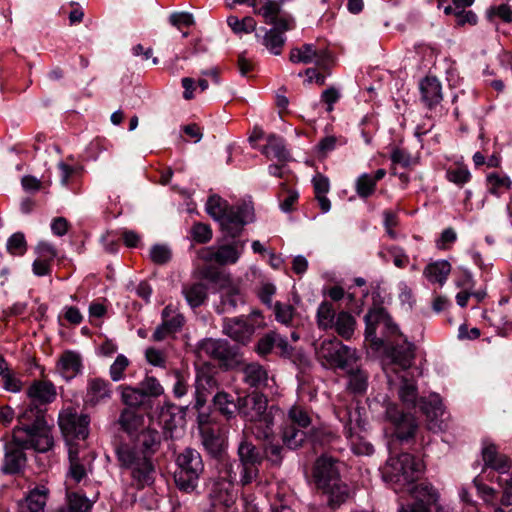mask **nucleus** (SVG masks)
<instances>
[{
  "instance_id": "1",
  "label": "nucleus",
  "mask_w": 512,
  "mask_h": 512,
  "mask_svg": "<svg viewBox=\"0 0 512 512\" xmlns=\"http://www.w3.org/2000/svg\"><path fill=\"white\" fill-rule=\"evenodd\" d=\"M162 436L152 428L141 430L136 438L135 446L121 445L116 456L122 468L130 470L133 485L143 489L153 485L156 467L152 457L161 447Z\"/></svg>"
},
{
  "instance_id": "2",
  "label": "nucleus",
  "mask_w": 512,
  "mask_h": 512,
  "mask_svg": "<svg viewBox=\"0 0 512 512\" xmlns=\"http://www.w3.org/2000/svg\"><path fill=\"white\" fill-rule=\"evenodd\" d=\"M47 409L29 402L27 407L18 417V425L13 431L19 430L20 437H27L28 440L36 442L37 452H47L54 445L51 430L47 425L45 414Z\"/></svg>"
},
{
  "instance_id": "3",
  "label": "nucleus",
  "mask_w": 512,
  "mask_h": 512,
  "mask_svg": "<svg viewBox=\"0 0 512 512\" xmlns=\"http://www.w3.org/2000/svg\"><path fill=\"white\" fill-rule=\"evenodd\" d=\"M174 481L176 487L185 493H192L198 487L200 476L204 472L202 456L196 449L187 447L176 457Z\"/></svg>"
},
{
  "instance_id": "4",
  "label": "nucleus",
  "mask_w": 512,
  "mask_h": 512,
  "mask_svg": "<svg viewBox=\"0 0 512 512\" xmlns=\"http://www.w3.org/2000/svg\"><path fill=\"white\" fill-rule=\"evenodd\" d=\"M314 348L317 359L330 368L350 369L360 359L356 349L344 345L336 337L315 342Z\"/></svg>"
},
{
  "instance_id": "5",
  "label": "nucleus",
  "mask_w": 512,
  "mask_h": 512,
  "mask_svg": "<svg viewBox=\"0 0 512 512\" xmlns=\"http://www.w3.org/2000/svg\"><path fill=\"white\" fill-rule=\"evenodd\" d=\"M237 456V468H240L239 483L242 486L249 485L259 476V467L264 460L263 454L244 434L237 447Z\"/></svg>"
},
{
  "instance_id": "6",
  "label": "nucleus",
  "mask_w": 512,
  "mask_h": 512,
  "mask_svg": "<svg viewBox=\"0 0 512 512\" xmlns=\"http://www.w3.org/2000/svg\"><path fill=\"white\" fill-rule=\"evenodd\" d=\"M36 442L20 437L19 430L12 431V440L5 444V453L1 465V471L7 475H16L24 471L27 465L25 449L36 451Z\"/></svg>"
},
{
  "instance_id": "7",
  "label": "nucleus",
  "mask_w": 512,
  "mask_h": 512,
  "mask_svg": "<svg viewBox=\"0 0 512 512\" xmlns=\"http://www.w3.org/2000/svg\"><path fill=\"white\" fill-rule=\"evenodd\" d=\"M385 420L390 424L393 435L401 442L414 439L419 428L416 417L403 411L397 404L388 403L385 408Z\"/></svg>"
},
{
  "instance_id": "8",
  "label": "nucleus",
  "mask_w": 512,
  "mask_h": 512,
  "mask_svg": "<svg viewBox=\"0 0 512 512\" xmlns=\"http://www.w3.org/2000/svg\"><path fill=\"white\" fill-rule=\"evenodd\" d=\"M198 353L218 361L226 368L239 362V347L225 339L206 338L199 342Z\"/></svg>"
},
{
  "instance_id": "9",
  "label": "nucleus",
  "mask_w": 512,
  "mask_h": 512,
  "mask_svg": "<svg viewBox=\"0 0 512 512\" xmlns=\"http://www.w3.org/2000/svg\"><path fill=\"white\" fill-rule=\"evenodd\" d=\"M387 466L391 469V476L395 478L396 482L407 484L414 483L424 470L423 462L409 453L390 457Z\"/></svg>"
},
{
  "instance_id": "10",
  "label": "nucleus",
  "mask_w": 512,
  "mask_h": 512,
  "mask_svg": "<svg viewBox=\"0 0 512 512\" xmlns=\"http://www.w3.org/2000/svg\"><path fill=\"white\" fill-rule=\"evenodd\" d=\"M253 220V206L249 203H242L230 206L219 222L226 235L234 239L240 236L244 226Z\"/></svg>"
},
{
  "instance_id": "11",
  "label": "nucleus",
  "mask_w": 512,
  "mask_h": 512,
  "mask_svg": "<svg viewBox=\"0 0 512 512\" xmlns=\"http://www.w3.org/2000/svg\"><path fill=\"white\" fill-rule=\"evenodd\" d=\"M89 423L88 415L79 414L73 408H66L59 413L58 424L67 439H86L89 434Z\"/></svg>"
},
{
  "instance_id": "12",
  "label": "nucleus",
  "mask_w": 512,
  "mask_h": 512,
  "mask_svg": "<svg viewBox=\"0 0 512 512\" xmlns=\"http://www.w3.org/2000/svg\"><path fill=\"white\" fill-rule=\"evenodd\" d=\"M238 413L247 421H257L273 414L274 407L268 409L267 397L258 392L238 396Z\"/></svg>"
},
{
  "instance_id": "13",
  "label": "nucleus",
  "mask_w": 512,
  "mask_h": 512,
  "mask_svg": "<svg viewBox=\"0 0 512 512\" xmlns=\"http://www.w3.org/2000/svg\"><path fill=\"white\" fill-rule=\"evenodd\" d=\"M113 395L111 383L101 377H93L87 380L83 403L86 408H95L107 403Z\"/></svg>"
},
{
  "instance_id": "14",
  "label": "nucleus",
  "mask_w": 512,
  "mask_h": 512,
  "mask_svg": "<svg viewBox=\"0 0 512 512\" xmlns=\"http://www.w3.org/2000/svg\"><path fill=\"white\" fill-rule=\"evenodd\" d=\"M222 332L233 341L246 345L251 341L255 325L247 317H232L223 320Z\"/></svg>"
},
{
  "instance_id": "15",
  "label": "nucleus",
  "mask_w": 512,
  "mask_h": 512,
  "mask_svg": "<svg viewBox=\"0 0 512 512\" xmlns=\"http://www.w3.org/2000/svg\"><path fill=\"white\" fill-rule=\"evenodd\" d=\"M420 409L426 416L427 427L432 431H441L446 428L444 420V406L437 394H431L427 398L420 399Z\"/></svg>"
},
{
  "instance_id": "16",
  "label": "nucleus",
  "mask_w": 512,
  "mask_h": 512,
  "mask_svg": "<svg viewBox=\"0 0 512 512\" xmlns=\"http://www.w3.org/2000/svg\"><path fill=\"white\" fill-rule=\"evenodd\" d=\"M313 479L318 489L339 480L338 461L331 456H320L313 467Z\"/></svg>"
},
{
  "instance_id": "17",
  "label": "nucleus",
  "mask_w": 512,
  "mask_h": 512,
  "mask_svg": "<svg viewBox=\"0 0 512 512\" xmlns=\"http://www.w3.org/2000/svg\"><path fill=\"white\" fill-rule=\"evenodd\" d=\"M219 383L216 377L207 369H200L195 381V405L196 410H201L210 394L218 389Z\"/></svg>"
},
{
  "instance_id": "18",
  "label": "nucleus",
  "mask_w": 512,
  "mask_h": 512,
  "mask_svg": "<svg viewBox=\"0 0 512 512\" xmlns=\"http://www.w3.org/2000/svg\"><path fill=\"white\" fill-rule=\"evenodd\" d=\"M366 324V337L371 338L375 336L376 327L380 324L384 325L387 330V336L400 334L398 326L392 321L388 312L380 307L374 308L367 312L364 317Z\"/></svg>"
},
{
  "instance_id": "19",
  "label": "nucleus",
  "mask_w": 512,
  "mask_h": 512,
  "mask_svg": "<svg viewBox=\"0 0 512 512\" xmlns=\"http://www.w3.org/2000/svg\"><path fill=\"white\" fill-rule=\"evenodd\" d=\"M27 396L30 402L37 406H46L52 403L57 396L55 385L46 380H36L27 389Z\"/></svg>"
},
{
  "instance_id": "20",
  "label": "nucleus",
  "mask_w": 512,
  "mask_h": 512,
  "mask_svg": "<svg viewBox=\"0 0 512 512\" xmlns=\"http://www.w3.org/2000/svg\"><path fill=\"white\" fill-rule=\"evenodd\" d=\"M280 435L283 445L291 450L302 447L305 441L308 439V432L287 423L283 424ZM309 437L313 442L319 441L317 431H313Z\"/></svg>"
},
{
  "instance_id": "21",
  "label": "nucleus",
  "mask_w": 512,
  "mask_h": 512,
  "mask_svg": "<svg viewBox=\"0 0 512 512\" xmlns=\"http://www.w3.org/2000/svg\"><path fill=\"white\" fill-rule=\"evenodd\" d=\"M49 489L41 486L29 491L26 497L18 502V512H44Z\"/></svg>"
},
{
  "instance_id": "22",
  "label": "nucleus",
  "mask_w": 512,
  "mask_h": 512,
  "mask_svg": "<svg viewBox=\"0 0 512 512\" xmlns=\"http://www.w3.org/2000/svg\"><path fill=\"white\" fill-rule=\"evenodd\" d=\"M82 358L74 351H65L57 362V371L66 380H72L82 370Z\"/></svg>"
},
{
  "instance_id": "23",
  "label": "nucleus",
  "mask_w": 512,
  "mask_h": 512,
  "mask_svg": "<svg viewBox=\"0 0 512 512\" xmlns=\"http://www.w3.org/2000/svg\"><path fill=\"white\" fill-rule=\"evenodd\" d=\"M415 345L407 340L394 344L389 352L392 362L402 370L409 369L415 359Z\"/></svg>"
},
{
  "instance_id": "24",
  "label": "nucleus",
  "mask_w": 512,
  "mask_h": 512,
  "mask_svg": "<svg viewBox=\"0 0 512 512\" xmlns=\"http://www.w3.org/2000/svg\"><path fill=\"white\" fill-rule=\"evenodd\" d=\"M319 489L326 496L327 505L331 509L339 508L350 496L349 487L341 479Z\"/></svg>"
},
{
  "instance_id": "25",
  "label": "nucleus",
  "mask_w": 512,
  "mask_h": 512,
  "mask_svg": "<svg viewBox=\"0 0 512 512\" xmlns=\"http://www.w3.org/2000/svg\"><path fill=\"white\" fill-rule=\"evenodd\" d=\"M421 98L424 104L432 109L442 100V87L436 77H425L420 82Z\"/></svg>"
},
{
  "instance_id": "26",
  "label": "nucleus",
  "mask_w": 512,
  "mask_h": 512,
  "mask_svg": "<svg viewBox=\"0 0 512 512\" xmlns=\"http://www.w3.org/2000/svg\"><path fill=\"white\" fill-rule=\"evenodd\" d=\"M68 458V476L75 482L79 483L87 476L88 461L85 456H81L79 447L74 444H70L69 446Z\"/></svg>"
},
{
  "instance_id": "27",
  "label": "nucleus",
  "mask_w": 512,
  "mask_h": 512,
  "mask_svg": "<svg viewBox=\"0 0 512 512\" xmlns=\"http://www.w3.org/2000/svg\"><path fill=\"white\" fill-rule=\"evenodd\" d=\"M397 395L405 406L409 408L415 407L419 396L416 380L404 374L400 375Z\"/></svg>"
},
{
  "instance_id": "28",
  "label": "nucleus",
  "mask_w": 512,
  "mask_h": 512,
  "mask_svg": "<svg viewBox=\"0 0 512 512\" xmlns=\"http://www.w3.org/2000/svg\"><path fill=\"white\" fill-rule=\"evenodd\" d=\"M213 406L215 410L222 415L226 420L235 418L238 408V398L235 399L233 395L222 390L218 391L213 397Z\"/></svg>"
},
{
  "instance_id": "29",
  "label": "nucleus",
  "mask_w": 512,
  "mask_h": 512,
  "mask_svg": "<svg viewBox=\"0 0 512 512\" xmlns=\"http://www.w3.org/2000/svg\"><path fill=\"white\" fill-rule=\"evenodd\" d=\"M182 295L192 308L203 305L208 298V287L202 282L187 283L182 286Z\"/></svg>"
},
{
  "instance_id": "30",
  "label": "nucleus",
  "mask_w": 512,
  "mask_h": 512,
  "mask_svg": "<svg viewBox=\"0 0 512 512\" xmlns=\"http://www.w3.org/2000/svg\"><path fill=\"white\" fill-rule=\"evenodd\" d=\"M243 381L253 388H262L267 386L268 373L259 363L252 362L245 364L242 368Z\"/></svg>"
},
{
  "instance_id": "31",
  "label": "nucleus",
  "mask_w": 512,
  "mask_h": 512,
  "mask_svg": "<svg viewBox=\"0 0 512 512\" xmlns=\"http://www.w3.org/2000/svg\"><path fill=\"white\" fill-rule=\"evenodd\" d=\"M245 243L242 240H234L230 244L221 245L216 250V262L220 265L236 263L244 249Z\"/></svg>"
},
{
  "instance_id": "32",
  "label": "nucleus",
  "mask_w": 512,
  "mask_h": 512,
  "mask_svg": "<svg viewBox=\"0 0 512 512\" xmlns=\"http://www.w3.org/2000/svg\"><path fill=\"white\" fill-rule=\"evenodd\" d=\"M451 272V264L447 260H439L429 263L423 271V275L431 283H438L441 286L446 282Z\"/></svg>"
},
{
  "instance_id": "33",
  "label": "nucleus",
  "mask_w": 512,
  "mask_h": 512,
  "mask_svg": "<svg viewBox=\"0 0 512 512\" xmlns=\"http://www.w3.org/2000/svg\"><path fill=\"white\" fill-rule=\"evenodd\" d=\"M482 459L486 467L500 472H507L509 470V458L505 455H500L494 444H489L483 448Z\"/></svg>"
},
{
  "instance_id": "34",
  "label": "nucleus",
  "mask_w": 512,
  "mask_h": 512,
  "mask_svg": "<svg viewBox=\"0 0 512 512\" xmlns=\"http://www.w3.org/2000/svg\"><path fill=\"white\" fill-rule=\"evenodd\" d=\"M312 184L314 188L315 199L317 200L320 209L323 213H327L331 209V202L326 196L330 190L329 179L323 174L318 173L312 178Z\"/></svg>"
},
{
  "instance_id": "35",
  "label": "nucleus",
  "mask_w": 512,
  "mask_h": 512,
  "mask_svg": "<svg viewBox=\"0 0 512 512\" xmlns=\"http://www.w3.org/2000/svg\"><path fill=\"white\" fill-rule=\"evenodd\" d=\"M261 152L265 156L276 158L281 162H286L289 159V152L285 148L284 140L275 134H270L267 137V144L263 146Z\"/></svg>"
},
{
  "instance_id": "36",
  "label": "nucleus",
  "mask_w": 512,
  "mask_h": 512,
  "mask_svg": "<svg viewBox=\"0 0 512 512\" xmlns=\"http://www.w3.org/2000/svg\"><path fill=\"white\" fill-rule=\"evenodd\" d=\"M349 376L348 389L353 393H363L368 386V375L358 367V362L350 369H343Z\"/></svg>"
},
{
  "instance_id": "37",
  "label": "nucleus",
  "mask_w": 512,
  "mask_h": 512,
  "mask_svg": "<svg viewBox=\"0 0 512 512\" xmlns=\"http://www.w3.org/2000/svg\"><path fill=\"white\" fill-rule=\"evenodd\" d=\"M201 442L206 451L213 457H217L222 452V439L210 427L201 428Z\"/></svg>"
},
{
  "instance_id": "38",
  "label": "nucleus",
  "mask_w": 512,
  "mask_h": 512,
  "mask_svg": "<svg viewBox=\"0 0 512 512\" xmlns=\"http://www.w3.org/2000/svg\"><path fill=\"white\" fill-rule=\"evenodd\" d=\"M252 423L251 430L257 440L267 442L274 438V416L273 414L264 417L257 421H250Z\"/></svg>"
},
{
  "instance_id": "39",
  "label": "nucleus",
  "mask_w": 512,
  "mask_h": 512,
  "mask_svg": "<svg viewBox=\"0 0 512 512\" xmlns=\"http://www.w3.org/2000/svg\"><path fill=\"white\" fill-rule=\"evenodd\" d=\"M355 325V318L345 311H342L337 315L336 321L333 324L338 335L346 340L353 336Z\"/></svg>"
},
{
  "instance_id": "40",
  "label": "nucleus",
  "mask_w": 512,
  "mask_h": 512,
  "mask_svg": "<svg viewBox=\"0 0 512 512\" xmlns=\"http://www.w3.org/2000/svg\"><path fill=\"white\" fill-rule=\"evenodd\" d=\"M409 492L416 499V501H424L425 504H427L429 507L432 504H435L439 498V495L434 487L427 483L414 485L409 489Z\"/></svg>"
},
{
  "instance_id": "41",
  "label": "nucleus",
  "mask_w": 512,
  "mask_h": 512,
  "mask_svg": "<svg viewBox=\"0 0 512 512\" xmlns=\"http://www.w3.org/2000/svg\"><path fill=\"white\" fill-rule=\"evenodd\" d=\"M263 457L272 466L279 467L284 459V446L274 442V438L268 440L263 444Z\"/></svg>"
},
{
  "instance_id": "42",
  "label": "nucleus",
  "mask_w": 512,
  "mask_h": 512,
  "mask_svg": "<svg viewBox=\"0 0 512 512\" xmlns=\"http://www.w3.org/2000/svg\"><path fill=\"white\" fill-rule=\"evenodd\" d=\"M286 38L281 35L277 29H269L263 37V45L274 55L278 56L282 53Z\"/></svg>"
},
{
  "instance_id": "43",
  "label": "nucleus",
  "mask_w": 512,
  "mask_h": 512,
  "mask_svg": "<svg viewBox=\"0 0 512 512\" xmlns=\"http://www.w3.org/2000/svg\"><path fill=\"white\" fill-rule=\"evenodd\" d=\"M285 423L305 430L311 425V418L302 407L293 406L288 411Z\"/></svg>"
},
{
  "instance_id": "44",
  "label": "nucleus",
  "mask_w": 512,
  "mask_h": 512,
  "mask_svg": "<svg viewBox=\"0 0 512 512\" xmlns=\"http://www.w3.org/2000/svg\"><path fill=\"white\" fill-rule=\"evenodd\" d=\"M316 55V47L313 44H303L300 48H293L290 51L289 60L292 63H312Z\"/></svg>"
},
{
  "instance_id": "45",
  "label": "nucleus",
  "mask_w": 512,
  "mask_h": 512,
  "mask_svg": "<svg viewBox=\"0 0 512 512\" xmlns=\"http://www.w3.org/2000/svg\"><path fill=\"white\" fill-rule=\"evenodd\" d=\"M121 399L123 403L130 407H139L144 403L145 396L139 387L121 385Z\"/></svg>"
},
{
  "instance_id": "46",
  "label": "nucleus",
  "mask_w": 512,
  "mask_h": 512,
  "mask_svg": "<svg viewBox=\"0 0 512 512\" xmlns=\"http://www.w3.org/2000/svg\"><path fill=\"white\" fill-rule=\"evenodd\" d=\"M282 4L283 0H267L261 8L257 9L255 7L254 13L261 15L265 23H274L281 12Z\"/></svg>"
},
{
  "instance_id": "47",
  "label": "nucleus",
  "mask_w": 512,
  "mask_h": 512,
  "mask_svg": "<svg viewBox=\"0 0 512 512\" xmlns=\"http://www.w3.org/2000/svg\"><path fill=\"white\" fill-rule=\"evenodd\" d=\"M229 207L228 202L218 195L210 196L206 203L207 213L218 222L223 218Z\"/></svg>"
},
{
  "instance_id": "48",
  "label": "nucleus",
  "mask_w": 512,
  "mask_h": 512,
  "mask_svg": "<svg viewBox=\"0 0 512 512\" xmlns=\"http://www.w3.org/2000/svg\"><path fill=\"white\" fill-rule=\"evenodd\" d=\"M228 26L233 30L234 33H251L256 29V21L250 16H246L243 19H239L236 16H229L227 18Z\"/></svg>"
},
{
  "instance_id": "49",
  "label": "nucleus",
  "mask_w": 512,
  "mask_h": 512,
  "mask_svg": "<svg viewBox=\"0 0 512 512\" xmlns=\"http://www.w3.org/2000/svg\"><path fill=\"white\" fill-rule=\"evenodd\" d=\"M92 504L83 495L71 493L68 495V506L60 509L59 512H91Z\"/></svg>"
},
{
  "instance_id": "50",
  "label": "nucleus",
  "mask_w": 512,
  "mask_h": 512,
  "mask_svg": "<svg viewBox=\"0 0 512 512\" xmlns=\"http://www.w3.org/2000/svg\"><path fill=\"white\" fill-rule=\"evenodd\" d=\"M335 310L331 303L323 302L317 310V322L323 329L332 328L334 324Z\"/></svg>"
},
{
  "instance_id": "51",
  "label": "nucleus",
  "mask_w": 512,
  "mask_h": 512,
  "mask_svg": "<svg viewBox=\"0 0 512 512\" xmlns=\"http://www.w3.org/2000/svg\"><path fill=\"white\" fill-rule=\"evenodd\" d=\"M376 188V182L372 178V175L364 173L360 175L356 180V193L361 198H368L374 192Z\"/></svg>"
},
{
  "instance_id": "52",
  "label": "nucleus",
  "mask_w": 512,
  "mask_h": 512,
  "mask_svg": "<svg viewBox=\"0 0 512 512\" xmlns=\"http://www.w3.org/2000/svg\"><path fill=\"white\" fill-rule=\"evenodd\" d=\"M130 365L129 359L119 354L109 368V375L113 382H119L125 378V371Z\"/></svg>"
},
{
  "instance_id": "53",
  "label": "nucleus",
  "mask_w": 512,
  "mask_h": 512,
  "mask_svg": "<svg viewBox=\"0 0 512 512\" xmlns=\"http://www.w3.org/2000/svg\"><path fill=\"white\" fill-rule=\"evenodd\" d=\"M139 388L146 397H159L164 393V388L154 376H146L139 384Z\"/></svg>"
},
{
  "instance_id": "54",
  "label": "nucleus",
  "mask_w": 512,
  "mask_h": 512,
  "mask_svg": "<svg viewBox=\"0 0 512 512\" xmlns=\"http://www.w3.org/2000/svg\"><path fill=\"white\" fill-rule=\"evenodd\" d=\"M275 318L279 323L292 325L295 316V308L289 303L276 302L274 305Z\"/></svg>"
},
{
  "instance_id": "55",
  "label": "nucleus",
  "mask_w": 512,
  "mask_h": 512,
  "mask_svg": "<svg viewBox=\"0 0 512 512\" xmlns=\"http://www.w3.org/2000/svg\"><path fill=\"white\" fill-rule=\"evenodd\" d=\"M276 332L270 331L261 336L255 346L256 353L261 357H266L271 354L275 348Z\"/></svg>"
},
{
  "instance_id": "56",
  "label": "nucleus",
  "mask_w": 512,
  "mask_h": 512,
  "mask_svg": "<svg viewBox=\"0 0 512 512\" xmlns=\"http://www.w3.org/2000/svg\"><path fill=\"white\" fill-rule=\"evenodd\" d=\"M487 182L489 184V192L493 195H499L501 189L509 190L512 182L507 176H500L497 173H491L487 176Z\"/></svg>"
},
{
  "instance_id": "57",
  "label": "nucleus",
  "mask_w": 512,
  "mask_h": 512,
  "mask_svg": "<svg viewBox=\"0 0 512 512\" xmlns=\"http://www.w3.org/2000/svg\"><path fill=\"white\" fill-rule=\"evenodd\" d=\"M446 178L458 186H463L470 181L471 173L466 166L459 165L455 168H449L446 171Z\"/></svg>"
},
{
  "instance_id": "58",
  "label": "nucleus",
  "mask_w": 512,
  "mask_h": 512,
  "mask_svg": "<svg viewBox=\"0 0 512 512\" xmlns=\"http://www.w3.org/2000/svg\"><path fill=\"white\" fill-rule=\"evenodd\" d=\"M7 251L11 255L21 256L27 251V242L21 232L14 233L7 241Z\"/></svg>"
},
{
  "instance_id": "59",
  "label": "nucleus",
  "mask_w": 512,
  "mask_h": 512,
  "mask_svg": "<svg viewBox=\"0 0 512 512\" xmlns=\"http://www.w3.org/2000/svg\"><path fill=\"white\" fill-rule=\"evenodd\" d=\"M200 276L202 279L219 285L221 289H223L225 285L230 282V278L228 276L223 275L212 266H206L202 268L200 270Z\"/></svg>"
},
{
  "instance_id": "60",
  "label": "nucleus",
  "mask_w": 512,
  "mask_h": 512,
  "mask_svg": "<svg viewBox=\"0 0 512 512\" xmlns=\"http://www.w3.org/2000/svg\"><path fill=\"white\" fill-rule=\"evenodd\" d=\"M348 437L350 438L351 449L356 455H370L373 453V446L362 437L352 435L351 431H348Z\"/></svg>"
},
{
  "instance_id": "61",
  "label": "nucleus",
  "mask_w": 512,
  "mask_h": 512,
  "mask_svg": "<svg viewBox=\"0 0 512 512\" xmlns=\"http://www.w3.org/2000/svg\"><path fill=\"white\" fill-rule=\"evenodd\" d=\"M191 236L197 243H207L212 239V230L208 224L195 223L191 228Z\"/></svg>"
},
{
  "instance_id": "62",
  "label": "nucleus",
  "mask_w": 512,
  "mask_h": 512,
  "mask_svg": "<svg viewBox=\"0 0 512 512\" xmlns=\"http://www.w3.org/2000/svg\"><path fill=\"white\" fill-rule=\"evenodd\" d=\"M494 17L500 18L506 23L512 22V9L508 4L492 6L487 10V18L492 21Z\"/></svg>"
},
{
  "instance_id": "63",
  "label": "nucleus",
  "mask_w": 512,
  "mask_h": 512,
  "mask_svg": "<svg viewBox=\"0 0 512 512\" xmlns=\"http://www.w3.org/2000/svg\"><path fill=\"white\" fill-rule=\"evenodd\" d=\"M150 257L154 263L163 265L171 259V251L164 245H154L151 248Z\"/></svg>"
},
{
  "instance_id": "64",
  "label": "nucleus",
  "mask_w": 512,
  "mask_h": 512,
  "mask_svg": "<svg viewBox=\"0 0 512 512\" xmlns=\"http://www.w3.org/2000/svg\"><path fill=\"white\" fill-rule=\"evenodd\" d=\"M169 21L177 28H181L182 26L189 27L194 24L193 16L187 12L172 13L169 17Z\"/></svg>"
}]
</instances>
